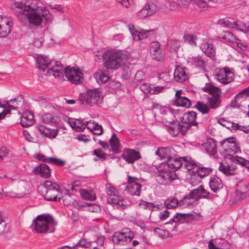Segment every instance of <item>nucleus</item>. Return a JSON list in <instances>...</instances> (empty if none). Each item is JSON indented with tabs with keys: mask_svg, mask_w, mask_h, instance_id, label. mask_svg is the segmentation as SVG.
Returning <instances> with one entry per match:
<instances>
[{
	"mask_svg": "<svg viewBox=\"0 0 249 249\" xmlns=\"http://www.w3.org/2000/svg\"><path fill=\"white\" fill-rule=\"evenodd\" d=\"M218 169L226 176H229L234 174L236 168L226 163L220 162Z\"/></svg>",
	"mask_w": 249,
	"mask_h": 249,
	"instance_id": "obj_34",
	"label": "nucleus"
},
{
	"mask_svg": "<svg viewBox=\"0 0 249 249\" xmlns=\"http://www.w3.org/2000/svg\"><path fill=\"white\" fill-rule=\"evenodd\" d=\"M139 205L143 209H147L149 210H151L153 209L155 205L150 202H146L143 200H141L139 203Z\"/></svg>",
	"mask_w": 249,
	"mask_h": 249,
	"instance_id": "obj_61",
	"label": "nucleus"
},
{
	"mask_svg": "<svg viewBox=\"0 0 249 249\" xmlns=\"http://www.w3.org/2000/svg\"><path fill=\"white\" fill-rule=\"evenodd\" d=\"M164 205L167 209H173L179 205V202L176 198L170 197L165 201Z\"/></svg>",
	"mask_w": 249,
	"mask_h": 249,
	"instance_id": "obj_42",
	"label": "nucleus"
},
{
	"mask_svg": "<svg viewBox=\"0 0 249 249\" xmlns=\"http://www.w3.org/2000/svg\"><path fill=\"white\" fill-rule=\"evenodd\" d=\"M220 98L221 97L217 96L208 97L207 103L209 107L213 109L218 107L221 103Z\"/></svg>",
	"mask_w": 249,
	"mask_h": 249,
	"instance_id": "obj_40",
	"label": "nucleus"
},
{
	"mask_svg": "<svg viewBox=\"0 0 249 249\" xmlns=\"http://www.w3.org/2000/svg\"><path fill=\"white\" fill-rule=\"evenodd\" d=\"M249 183L246 180H240L236 184V193L238 197L237 201L243 199L246 196V193L249 191Z\"/></svg>",
	"mask_w": 249,
	"mask_h": 249,
	"instance_id": "obj_18",
	"label": "nucleus"
},
{
	"mask_svg": "<svg viewBox=\"0 0 249 249\" xmlns=\"http://www.w3.org/2000/svg\"><path fill=\"white\" fill-rule=\"evenodd\" d=\"M202 51L209 57H213L215 55V50L213 45L208 41L203 42L201 45Z\"/></svg>",
	"mask_w": 249,
	"mask_h": 249,
	"instance_id": "obj_32",
	"label": "nucleus"
},
{
	"mask_svg": "<svg viewBox=\"0 0 249 249\" xmlns=\"http://www.w3.org/2000/svg\"><path fill=\"white\" fill-rule=\"evenodd\" d=\"M249 97V87L241 91L237 94L235 97L239 98L246 101L247 99Z\"/></svg>",
	"mask_w": 249,
	"mask_h": 249,
	"instance_id": "obj_55",
	"label": "nucleus"
},
{
	"mask_svg": "<svg viewBox=\"0 0 249 249\" xmlns=\"http://www.w3.org/2000/svg\"><path fill=\"white\" fill-rule=\"evenodd\" d=\"M42 121L45 123H54L56 122V120L54 119L52 114L45 113L42 116Z\"/></svg>",
	"mask_w": 249,
	"mask_h": 249,
	"instance_id": "obj_56",
	"label": "nucleus"
},
{
	"mask_svg": "<svg viewBox=\"0 0 249 249\" xmlns=\"http://www.w3.org/2000/svg\"><path fill=\"white\" fill-rule=\"evenodd\" d=\"M215 77L218 82L223 84L226 85L233 80L234 74L229 68L225 67L223 69L216 71Z\"/></svg>",
	"mask_w": 249,
	"mask_h": 249,
	"instance_id": "obj_9",
	"label": "nucleus"
},
{
	"mask_svg": "<svg viewBox=\"0 0 249 249\" xmlns=\"http://www.w3.org/2000/svg\"><path fill=\"white\" fill-rule=\"evenodd\" d=\"M107 201L115 209L123 210L127 207V204L125 200L119 195L116 196H109Z\"/></svg>",
	"mask_w": 249,
	"mask_h": 249,
	"instance_id": "obj_16",
	"label": "nucleus"
},
{
	"mask_svg": "<svg viewBox=\"0 0 249 249\" xmlns=\"http://www.w3.org/2000/svg\"><path fill=\"white\" fill-rule=\"evenodd\" d=\"M58 185L55 183H53L50 181L46 180L44 182V186L39 187V189H41L42 192H45L46 190H53L54 189H58Z\"/></svg>",
	"mask_w": 249,
	"mask_h": 249,
	"instance_id": "obj_45",
	"label": "nucleus"
},
{
	"mask_svg": "<svg viewBox=\"0 0 249 249\" xmlns=\"http://www.w3.org/2000/svg\"><path fill=\"white\" fill-rule=\"evenodd\" d=\"M149 51L153 59L158 61H161L163 59V54L160 48V45L158 42H152L151 43Z\"/></svg>",
	"mask_w": 249,
	"mask_h": 249,
	"instance_id": "obj_19",
	"label": "nucleus"
},
{
	"mask_svg": "<svg viewBox=\"0 0 249 249\" xmlns=\"http://www.w3.org/2000/svg\"><path fill=\"white\" fill-rule=\"evenodd\" d=\"M163 126L168 132L174 137L177 136L180 132L183 133V126L177 121L166 122Z\"/></svg>",
	"mask_w": 249,
	"mask_h": 249,
	"instance_id": "obj_14",
	"label": "nucleus"
},
{
	"mask_svg": "<svg viewBox=\"0 0 249 249\" xmlns=\"http://www.w3.org/2000/svg\"><path fill=\"white\" fill-rule=\"evenodd\" d=\"M155 234L162 238H166L169 235L168 231L163 230L159 228H155L153 230Z\"/></svg>",
	"mask_w": 249,
	"mask_h": 249,
	"instance_id": "obj_50",
	"label": "nucleus"
},
{
	"mask_svg": "<svg viewBox=\"0 0 249 249\" xmlns=\"http://www.w3.org/2000/svg\"><path fill=\"white\" fill-rule=\"evenodd\" d=\"M200 192L201 193V198H202L213 199L214 197V195L208 192L202 185H200Z\"/></svg>",
	"mask_w": 249,
	"mask_h": 249,
	"instance_id": "obj_60",
	"label": "nucleus"
},
{
	"mask_svg": "<svg viewBox=\"0 0 249 249\" xmlns=\"http://www.w3.org/2000/svg\"><path fill=\"white\" fill-rule=\"evenodd\" d=\"M217 122L220 125L226 127L230 130H237V127L238 126V124L226 120L223 118L219 119Z\"/></svg>",
	"mask_w": 249,
	"mask_h": 249,
	"instance_id": "obj_39",
	"label": "nucleus"
},
{
	"mask_svg": "<svg viewBox=\"0 0 249 249\" xmlns=\"http://www.w3.org/2000/svg\"><path fill=\"white\" fill-rule=\"evenodd\" d=\"M41 5V2L38 0H26L24 3L22 2H11L10 7L19 14L40 12L46 21H51L53 18L52 14Z\"/></svg>",
	"mask_w": 249,
	"mask_h": 249,
	"instance_id": "obj_3",
	"label": "nucleus"
},
{
	"mask_svg": "<svg viewBox=\"0 0 249 249\" xmlns=\"http://www.w3.org/2000/svg\"><path fill=\"white\" fill-rule=\"evenodd\" d=\"M48 76H53L59 80H62L65 75L68 80L71 83L77 85L82 83L84 80V74L78 68L65 67L60 62L55 63V65L47 71Z\"/></svg>",
	"mask_w": 249,
	"mask_h": 249,
	"instance_id": "obj_2",
	"label": "nucleus"
},
{
	"mask_svg": "<svg viewBox=\"0 0 249 249\" xmlns=\"http://www.w3.org/2000/svg\"><path fill=\"white\" fill-rule=\"evenodd\" d=\"M56 223L52 216L48 214L37 215L34 220L32 227L39 233H52L55 230Z\"/></svg>",
	"mask_w": 249,
	"mask_h": 249,
	"instance_id": "obj_5",
	"label": "nucleus"
},
{
	"mask_svg": "<svg viewBox=\"0 0 249 249\" xmlns=\"http://www.w3.org/2000/svg\"><path fill=\"white\" fill-rule=\"evenodd\" d=\"M68 123L71 127L74 130L81 132L85 129V123L82 121L76 119L75 121L68 118Z\"/></svg>",
	"mask_w": 249,
	"mask_h": 249,
	"instance_id": "obj_33",
	"label": "nucleus"
},
{
	"mask_svg": "<svg viewBox=\"0 0 249 249\" xmlns=\"http://www.w3.org/2000/svg\"><path fill=\"white\" fill-rule=\"evenodd\" d=\"M202 146L206 152L210 155L216 157L217 156L216 144L215 141L213 139H208L202 144Z\"/></svg>",
	"mask_w": 249,
	"mask_h": 249,
	"instance_id": "obj_21",
	"label": "nucleus"
},
{
	"mask_svg": "<svg viewBox=\"0 0 249 249\" xmlns=\"http://www.w3.org/2000/svg\"><path fill=\"white\" fill-rule=\"evenodd\" d=\"M180 42L178 40H170L168 43V46L171 50L175 51L180 47Z\"/></svg>",
	"mask_w": 249,
	"mask_h": 249,
	"instance_id": "obj_59",
	"label": "nucleus"
},
{
	"mask_svg": "<svg viewBox=\"0 0 249 249\" xmlns=\"http://www.w3.org/2000/svg\"><path fill=\"white\" fill-rule=\"evenodd\" d=\"M187 61L189 65L201 70H204L206 66L205 60L200 55L189 56L187 58Z\"/></svg>",
	"mask_w": 249,
	"mask_h": 249,
	"instance_id": "obj_17",
	"label": "nucleus"
},
{
	"mask_svg": "<svg viewBox=\"0 0 249 249\" xmlns=\"http://www.w3.org/2000/svg\"><path fill=\"white\" fill-rule=\"evenodd\" d=\"M133 238V232L127 229L121 232H115L112 236V240L114 244L125 245L129 243Z\"/></svg>",
	"mask_w": 249,
	"mask_h": 249,
	"instance_id": "obj_8",
	"label": "nucleus"
},
{
	"mask_svg": "<svg viewBox=\"0 0 249 249\" xmlns=\"http://www.w3.org/2000/svg\"><path fill=\"white\" fill-rule=\"evenodd\" d=\"M93 77L99 84H105L109 79V73L107 71L99 70L93 74Z\"/></svg>",
	"mask_w": 249,
	"mask_h": 249,
	"instance_id": "obj_27",
	"label": "nucleus"
},
{
	"mask_svg": "<svg viewBox=\"0 0 249 249\" xmlns=\"http://www.w3.org/2000/svg\"><path fill=\"white\" fill-rule=\"evenodd\" d=\"M222 24L224 26L228 28H236L238 27L236 21L231 18H226L224 19L222 21Z\"/></svg>",
	"mask_w": 249,
	"mask_h": 249,
	"instance_id": "obj_46",
	"label": "nucleus"
},
{
	"mask_svg": "<svg viewBox=\"0 0 249 249\" xmlns=\"http://www.w3.org/2000/svg\"><path fill=\"white\" fill-rule=\"evenodd\" d=\"M79 192L81 197L85 200L93 201L96 198L95 193L92 190L81 189Z\"/></svg>",
	"mask_w": 249,
	"mask_h": 249,
	"instance_id": "obj_37",
	"label": "nucleus"
},
{
	"mask_svg": "<svg viewBox=\"0 0 249 249\" xmlns=\"http://www.w3.org/2000/svg\"><path fill=\"white\" fill-rule=\"evenodd\" d=\"M105 67L108 70H116L126 62L128 55L122 51H107L103 55Z\"/></svg>",
	"mask_w": 249,
	"mask_h": 249,
	"instance_id": "obj_4",
	"label": "nucleus"
},
{
	"mask_svg": "<svg viewBox=\"0 0 249 249\" xmlns=\"http://www.w3.org/2000/svg\"><path fill=\"white\" fill-rule=\"evenodd\" d=\"M122 157L126 161L129 163H133L135 161L141 158L139 152L130 148L124 149L123 150Z\"/></svg>",
	"mask_w": 249,
	"mask_h": 249,
	"instance_id": "obj_15",
	"label": "nucleus"
},
{
	"mask_svg": "<svg viewBox=\"0 0 249 249\" xmlns=\"http://www.w3.org/2000/svg\"><path fill=\"white\" fill-rule=\"evenodd\" d=\"M209 185L211 189L213 192H216L223 186L221 179L216 176H214L210 179Z\"/></svg>",
	"mask_w": 249,
	"mask_h": 249,
	"instance_id": "obj_36",
	"label": "nucleus"
},
{
	"mask_svg": "<svg viewBox=\"0 0 249 249\" xmlns=\"http://www.w3.org/2000/svg\"><path fill=\"white\" fill-rule=\"evenodd\" d=\"M196 201L197 200L190 193L179 201V206L183 208H186L195 205Z\"/></svg>",
	"mask_w": 249,
	"mask_h": 249,
	"instance_id": "obj_35",
	"label": "nucleus"
},
{
	"mask_svg": "<svg viewBox=\"0 0 249 249\" xmlns=\"http://www.w3.org/2000/svg\"><path fill=\"white\" fill-rule=\"evenodd\" d=\"M35 59L36 60V67L42 71H44L47 68L48 69V71L51 69L53 66L55 65V63L58 62L55 61L48 62L47 59L45 56L38 54L35 55Z\"/></svg>",
	"mask_w": 249,
	"mask_h": 249,
	"instance_id": "obj_12",
	"label": "nucleus"
},
{
	"mask_svg": "<svg viewBox=\"0 0 249 249\" xmlns=\"http://www.w3.org/2000/svg\"><path fill=\"white\" fill-rule=\"evenodd\" d=\"M138 180L137 178L128 176V184L125 189L131 195L139 196L140 194L141 185L137 182Z\"/></svg>",
	"mask_w": 249,
	"mask_h": 249,
	"instance_id": "obj_11",
	"label": "nucleus"
},
{
	"mask_svg": "<svg viewBox=\"0 0 249 249\" xmlns=\"http://www.w3.org/2000/svg\"><path fill=\"white\" fill-rule=\"evenodd\" d=\"M21 15L25 16L30 24L36 26H39L42 21V18H44L42 13L40 12L27 13Z\"/></svg>",
	"mask_w": 249,
	"mask_h": 249,
	"instance_id": "obj_20",
	"label": "nucleus"
},
{
	"mask_svg": "<svg viewBox=\"0 0 249 249\" xmlns=\"http://www.w3.org/2000/svg\"><path fill=\"white\" fill-rule=\"evenodd\" d=\"M35 122L33 114L29 111L26 110L23 112L20 120V124L23 127H29Z\"/></svg>",
	"mask_w": 249,
	"mask_h": 249,
	"instance_id": "obj_22",
	"label": "nucleus"
},
{
	"mask_svg": "<svg viewBox=\"0 0 249 249\" xmlns=\"http://www.w3.org/2000/svg\"><path fill=\"white\" fill-rule=\"evenodd\" d=\"M221 154L225 159H229L235 154L241 151L240 146L234 137L228 138L220 142Z\"/></svg>",
	"mask_w": 249,
	"mask_h": 249,
	"instance_id": "obj_6",
	"label": "nucleus"
},
{
	"mask_svg": "<svg viewBox=\"0 0 249 249\" xmlns=\"http://www.w3.org/2000/svg\"><path fill=\"white\" fill-rule=\"evenodd\" d=\"M45 194H43L44 198L48 201H59L62 196L60 194L58 189L46 190Z\"/></svg>",
	"mask_w": 249,
	"mask_h": 249,
	"instance_id": "obj_25",
	"label": "nucleus"
},
{
	"mask_svg": "<svg viewBox=\"0 0 249 249\" xmlns=\"http://www.w3.org/2000/svg\"><path fill=\"white\" fill-rule=\"evenodd\" d=\"M217 0H196L198 6L201 8H205L210 5V3H215Z\"/></svg>",
	"mask_w": 249,
	"mask_h": 249,
	"instance_id": "obj_57",
	"label": "nucleus"
},
{
	"mask_svg": "<svg viewBox=\"0 0 249 249\" xmlns=\"http://www.w3.org/2000/svg\"><path fill=\"white\" fill-rule=\"evenodd\" d=\"M36 129L41 135L50 139H53L57 135V131L55 129H51L42 124L36 126Z\"/></svg>",
	"mask_w": 249,
	"mask_h": 249,
	"instance_id": "obj_24",
	"label": "nucleus"
},
{
	"mask_svg": "<svg viewBox=\"0 0 249 249\" xmlns=\"http://www.w3.org/2000/svg\"><path fill=\"white\" fill-rule=\"evenodd\" d=\"M174 77L177 82L182 83L185 81L187 78L185 68L179 66L177 67L174 71Z\"/></svg>",
	"mask_w": 249,
	"mask_h": 249,
	"instance_id": "obj_29",
	"label": "nucleus"
},
{
	"mask_svg": "<svg viewBox=\"0 0 249 249\" xmlns=\"http://www.w3.org/2000/svg\"><path fill=\"white\" fill-rule=\"evenodd\" d=\"M165 226L166 230L170 231H177L178 224L176 223V222L171 218L169 221L166 222L164 224Z\"/></svg>",
	"mask_w": 249,
	"mask_h": 249,
	"instance_id": "obj_48",
	"label": "nucleus"
},
{
	"mask_svg": "<svg viewBox=\"0 0 249 249\" xmlns=\"http://www.w3.org/2000/svg\"><path fill=\"white\" fill-rule=\"evenodd\" d=\"M136 17L137 19H144L147 18H148L149 16L144 9L142 8L141 10L139 11L136 13Z\"/></svg>",
	"mask_w": 249,
	"mask_h": 249,
	"instance_id": "obj_62",
	"label": "nucleus"
},
{
	"mask_svg": "<svg viewBox=\"0 0 249 249\" xmlns=\"http://www.w3.org/2000/svg\"><path fill=\"white\" fill-rule=\"evenodd\" d=\"M149 17L155 14L157 10V6L153 3H147L143 7Z\"/></svg>",
	"mask_w": 249,
	"mask_h": 249,
	"instance_id": "obj_47",
	"label": "nucleus"
},
{
	"mask_svg": "<svg viewBox=\"0 0 249 249\" xmlns=\"http://www.w3.org/2000/svg\"><path fill=\"white\" fill-rule=\"evenodd\" d=\"M182 160L184 162V166L188 170L194 169L195 162L190 157L178 158L173 156L166 162L155 166L158 174L156 176L157 181L163 185H166L178 178L175 170L179 169L182 165Z\"/></svg>",
	"mask_w": 249,
	"mask_h": 249,
	"instance_id": "obj_1",
	"label": "nucleus"
},
{
	"mask_svg": "<svg viewBox=\"0 0 249 249\" xmlns=\"http://www.w3.org/2000/svg\"><path fill=\"white\" fill-rule=\"evenodd\" d=\"M80 104H83L85 103L90 106L93 104L100 105L103 102V96L101 90L98 89H89L87 92L86 95L79 98Z\"/></svg>",
	"mask_w": 249,
	"mask_h": 249,
	"instance_id": "obj_7",
	"label": "nucleus"
},
{
	"mask_svg": "<svg viewBox=\"0 0 249 249\" xmlns=\"http://www.w3.org/2000/svg\"><path fill=\"white\" fill-rule=\"evenodd\" d=\"M211 171L212 169L211 168L203 167H198L196 170L197 175L201 178L208 176Z\"/></svg>",
	"mask_w": 249,
	"mask_h": 249,
	"instance_id": "obj_49",
	"label": "nucleus"
},
{
	"mask_svg": "<svg viewBox=\"0 0 249 249\" xmlns=\"http://www.w3.org/2000/svg\"><path fill=\"white\" fill-rule=\"evenodd\" d=\"M85 125V129L88 128L94 135H101L103 133L104 130L102 126L93 121L86 122Z\"/></svg>",
	"mask_w": 249,
	"mask_h": 249,
	"instance_id": "obj_26",
	"label": "nucleus"
},
{
	"mask_svg": "<svg viewBox=\"0 0 249 249\" xmlns=\"http://www.w3.org/2000/svg\"><path fill=\"white\" fill-rule=\"evenodd\" d=\"M185 41L188 43L196 46V37L193 34H186L184 36Z\"/></svg>",
	"mask_w": 249,
	"mask_h": 249,
	"instance_id": "obj_54",
	"label": "nucleus"
},
{
	"mask_svg": "<svg viewBox=\"0 0 249 249\" xmlns=\"http://www.w3.org/2000/svg\"><path fill=\"white\" fill-rule=\"evenodd\" d=\"M112 150L117 152L119 151L120 141L115 134H113L109 140Z\"/></svg>",
	"mask_w": 249,
	"mask_h": 249,
	"instance_id": "obj_44",
	"label": "nucleus"
},
{
	"mask_svg": "<svg viewBox=\"0 0 249 249\" xmlns=\"http://www.w3.org/2000/svg\"><path fill=\"white\" fill-rule=\"evenodd\" d=\"M106 192L109 196H118V191L110 184H107Z\"/></svg>",
	"mask_w": 249,
	"mask_h": 249,
	"instance_id": "obj_51",
	"label": "nucleus"
},
{
	"mask_svg": "<svg viewBox=\"0 0 249 249\" xmlns=\"http://www.w3.org/2000/svg\"><path fill=\"white\" fill-rule=\"evenodd\" d=\"M166 88V85L161 86H156L152 87L151 90V94H157L161 93Z\"/></svg>",
	"mask_w": 249,
	"mask_h": 249,
	"instance_id": "obj_64",
	"label": "nucleus"
},
{
	"mask_svg": "<svg viewBox=\"0 0 249 249\" xmlns=\"http://www.w3.org/2000/svg\"><path fill=\"white\" fill-rule=\"evenodd\" d=\"M48 163H52L58 166H63L65 163V161L64 160L55 158H48Z\"/></svg>",
	"mask_w": 249,
	"mask_h": 249,
	"instance_id": "obj_58",
	"label": "nucleus"
},
{
	"mask_svg": "<svg viewBox=\"0 0 249 249\" xmlns=\"http://www.w3.org/2000/svg\"><path fill=\"white\" fill-rule=\"evenodd\" d=\"M222 38L229 42H234L236 40L235 36L232 33L228 31L223 32Z\"/></svg>",
	"mask_w": 249,
	"mask_h": 249,
	"instance_id": "obj_52",
	"label": "nucleus"
},
{
	"mask_svg": "<svg viewBox=\"0 0 249 249\" xmlns=\"http://www.w3.org/2000/svg\"><path fill=\"white\" fill-rule=\"evenodd\" d=\"M36 175H39L43 178H48L51 175V170L49 167L45 164H40L33 170Z\"/></svg>",
	"mask_w": 249,
	"mask_h": 249,
	"instance_id": "obj_23",
	"label": "nucleus"
},
{
	"mask_svg": "<svg viewBox=\"0 0 249 249\" xmlns=\"http://www.w3.org/2000/svg\"><path fill=\"white\" fill-rule=\"evenodd\" d=\"M246 102V101L235 97L234 99L231 102V105L234 108H239L246 112V109L247 108L248 105Z\"/></svg>",
	"mask_w": 249,
	"mask_h": 249,
	"instance_id": "obj_38",
	"label": "nucleus"
},
{
	"mask_svg": "<svg viewBox=\"0 0 249 249\" xmlns=\"http://www.w3.org/2000/svg\"><path fill=\"white\" fill-rule=\"evenodd\" d=\"M175 150L172 147H160L156 151V154L161 159L167 158L168 160L175 155Z\"/></svg>",
	"mask_w": 249,
	"mask_h": 249,
	"instance_id": "obj_30",
	"label": "nucleus"
},
{
	"mask_svg": "<svg viewBox=\"0 0 249 249\" xmlns=\"http://www.w3.org/2000/svg\"><path fill=\"white\" fill-rule=\"evenodd\" d=\"M204 91L208 92L212 96L221 97V89L212 84L206 83L205 86L203 88Z\"/></svg>",
	"mask_w": 249,
	"mask_h": 249,
	"instance_id": "obj_31",
	"label": "nucleus"
},
{
	"mask_svg": "<svg viewBox=\"0 0 249 249\" xmlns=\"http://www.w3.org/2000/svg\"><path fill=\"white\" fill-rule=\"evenodd\" d=\"M229 159L231 160L233 162L242 166L249 167V160L242 157L234 155Z\"/></svg>",
	"mask_w": 249,
	"mask_h": 249,
	"instance_id": "obj_41",
	"label": "nucleus"
},
{
	"mask_svg": "<svg viewBox=\"0 0 249 249\" xmlns=\"http://www.w3.org/2000/svg\"><path fill=\"white\" fill-rule=\"evenodd\" d=\"M196 107L198 110L203 114L207 113L210 110L209 107L206 104H205L201 102H197L196 105Z\"/></svg>",
	"mask_w": 249,
	"mask_h": 249,
	"instance_id": "obj_53",
	"label": "nucleus"
},
{
	"mask_svg": "<svg viewBox=\"0 0 249 249\" xmlns=\"http://www.w3.org/2000/svg\"><path fill=\"white\" fill-rule=\"evenodd\" d=\"M196 118V113L194 111H188L184 113L180 118L182 123L192 124L196 125L197 123L195 121Z\"/></svg>",
	"mask_w": 249,
	"mask_h": 249,
	"instance_id": "obj_28",
	"label": "nucleus"
},
{
	"mask_svg": "<svg viewBox=\"0 0 249 249\" xmlns=\"http://www.w3.org/2000/svg\"><path fill=\"white\" fill-rule=\"evenodd\" d=\"M189 215L190 214L189 213H177L172 218L178 225L179 223H182L185 222Z\"/></svg>",
	"mask_w": 249,
	"mask_h": 249,
	"instance_id": "obj_43",
	"label": "nucleus"
},
{
	"mask_svg": "<svg viewBox=\"0 0 249 249\" xmlns=\"http://www.w3.org/2000/svg\"><path fill=\"white\" fill-rule=\"evenodd\" d=\"M192 196H193L195 199L197 201L201 198V193L200 192V185L198 186L196 189H195L192 190L190 193Z\"/></svg>",
	"mask_w": 249,
	"mask_h": 249,
	"instance_id": "obj_63",
	"label": "nucleus"
},
{
	"mask_svg": "<svg viewBox=\"0 0 249 249\" xmlns=\"http://www.w3.org/2000/svg\"><path fill=\"white\" fill-rule=\"evenodd\" d=\"M173 105L178 107H189L191 106V102L185 96L182 90H178L176 91Z\"/></svg>",
	"mask_w": 249,
	"mask_h": 249,
	"instance_id": "obj_13",
	"label": "nucleus"
},
{
	"mask_svg": "<svg viewBox=\"0 0 249 249\" xmlns=\"http://www.w3.org/2000/svg\"><path fill=\"white\" fill-rule=\"evenodd\" d=\"M13 22L7 17L0 16V37H6L12 31Z\"/></svg>",
	"mask_w": 249,
	"mask_h": 249,
	"instance_id": "obj_10",
	"label": "nucleus"
}]
</instances>
